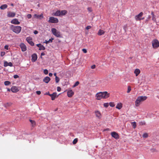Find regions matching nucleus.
<instances>
[{"mask_svg":"<svg viewBox=\"0 0 159 159\" xmlns=\"http://www.w3.org/2000/svg\"><path fill=\"white\" fill-rule=\"evenodd\" d=\"M147 98L146 96H141L138 97L135 101V105L136 107H138L140 105L141 102L146 100Z\"/></svg>","mask_w":159,"mask_h":159,"instance_id":"nucleus-1","label":"nucleus"},{"mask_svg":"<svg viewBox=\"0 0 159 159\" xmlns=\"http://www.w3.org/2000/svg\"><path fill=\"white\" fill-rule=\"evenodd\" d=\"M11 30L14 33L16 34L19 33L21 30V27L20 26H14L11 25Z\"/></svg>","mask_w":159,"mask_h":159,"instance_id":"nucleus-2","label":"nucleus"},{"mask_svg":"<svg viewBox=\"0 0 159 159\" xmlns=\"http://www.w3.org/2000/svg\"><path fill=\"white\" fill-rule=\"evenodd\" d=\"M51 31L52 34L58 38L61 37V33L59 31L57 30L54 28L51 29Z\"/></svg>","mask_w":159,"mask_h":159,"instance_id":"nucleus-3","label":"nucleus"},{"mask_svg":"<svg viewBox=\"0 0 159 159\" xmlns=\"http://www.w3.org/2000/svg\"><path fill=\"white\" fill-rule=\"evenodd\" d=\"M152 46L154 48H157L159 46V42L157 39H154L152 41Z\"/></svg>","mask_w":159,"mask_h":159,"instance_id":"nucleus-4","label":"nucleus"},{"mask_svg":"<svg viewBox=\"0 0 159 159\" xmlns=\"http://www.w3.org/2000/svg\"><path fill=\"white\" fill-rule=\"evenodd\" d=\"M58 21L57 18L52 16L49 17L48 22L51 23H57L58 22Z\"/></svg>","mask_w":159,"mask_h":159,"instance_id":"nucleus-5","label":"nucleus"},{"mask_svg":"<svg viewBox=\"0 0 159 159\" xmlns=\"http://www.w3.org/2000/svg\"><path fill=\"white\" fill-rule=\"evenodd\" d=\"M102 92H100L97 93L96 94V97H97V99L98 100H100L102 98Z\"/></svg>","mask_w":159,"mask_h":159,"instance_id":"nucleus-6","label":"nucleus"},{"mask_svg":"<svg viewBox=\"0 0 159 159\" xmlns=\"http://www.w3.org/2000/svg\"><path fill=\"white\" fill-rule=\"evenodd\" d=\"M102 98L106 99L110 96V94L107 91L102 92Z\"/></svg>","mask_w":159,"mask_h":159,"instance_id":"nucleus-7","label":"nucleus"},{"mask_svg":"<svg viewBox=\"0 0 159 159\" xmlns=\"http://www.w3.org/2000/svg\"><path fill=\"white\" fill-rule=\"evenodd\" d=\"M143 15V13L142 12H141L138 15H137L135 16V20H141V17Z\"/></svg>","mask_w":159,"mask_h":159,"instance_id":"nucleus-8","label":"nucleus"},{"mask_svg":"<svg viewBox=\"0 0 159 159\" xmlns=\"http://www.w3.org/2000/svg\"><path fill=\"white\" fill-rule=\"evenodd\" d=\"M27 42L31 45L34 46V43L32 41V38L30 37H28L26 39Z\"/></svg>","mask_w":159,"mask_h":159,"instance_id":"nucleus-9","label":"nucleus"},{"mask_svg":"<svg viewBox=\"0 0 159 159\" xmlns=\"http://www.w3.org/2000/svg\"><path fill=\"white\" fill-rule=\"evenodd\" d=\"M21 50L23 52H24L26 50V47L25 45L23 43H21L20 45Z\"/></svg>","mask_w":159,"mask_h":159,"instance_id":"nucleus-10","label":"nucleus"},{"mask_svg":"<svg viewBox=\"0 0 159 159\" xmlns=\"http://www.w3.org/2000/svg\"><path fill=\"white\" fill-rule=\"evenodd\" d=\"M111 136L115 138V139H119V136L117 133H116L115 132H112L111 133Z\"/></svg>","mask_w":159,"mask_h":159,"instance_id":"nucleus-11","label":"nucleus"},{"mask_svg":"<svg viewBox=\"0 0 159 159\" xmlns=\"http://www.w3.org/2000/svg\"><path fill=\"white\" fill-rule=\"evenodd\" d=\"M74 93L71 89L69 90L67 92V96L69 97H71L74 94Z\"/></svg>","mask_w":159,"mask_h":159,"instance_id":"nucleus-12","label":"nucleus"},{"mask_svg":"<svg viewBox=\"0 0 159 159\" xmlns=\"http://www.w3.org/2000/svg\"><path fill=\"white\" fill-rule=\"evenodd\" d=\"M31 61L32 62H35L37 59V56L36 54L34 53L32 55Z\"/></svg>","mask_w":159,"mask_h":159,"instance_id":"nucleus-13","label":"nucleus"},{"mask_svg":"<svg viewBox=\"0 0 159 159\" xmlns=\"http://www.w3.org/2000/svg\"><path fill=\"white\" fill-rule=\"evenodd\" d=\"M16 14L14 12L9 11L8 12L7 16L8 17H13L15 16Z\"/></svg>","mask_w":159,"mask_h":159,"instance_id":"nucleus-14","label":"nucleus"},{"mask_svg":"<svg viewBox=\"0 0 159 159\" xmlns=\"http://www.w3.org/2000/svg\"><path fill=\"white\" fill-rule=\"evenodd\" d=\"M11 90L13 93H16L19 90L16 87L13 86L11 88Z\"/></svg>","mask_w":159,"mask_h":159,"instance_id":"nucleus-15","label":"nucleus"},{"mask_svg":"<svg viewBox=\"0 0 159 159\" xmlns=\"http://www.w3.org/2000/svg\"><path fill=\"white\" fill-rule=\"evenodd\" d=\"M57 93L56 92H54L52 94H50V95H49V96L51 97V99L52 100H54L55 99L56 96H57Z\"/></svg>","mask_w":159,"mask_h":159,"instance_id":"nucleus-16","label":"nucleus"},{"mask_svg":"<svg viewBox=\"0 0 159 159\" xmlns=\"http://www.w3.org/2000/svg\"><path fill=\"white\" fill-rule=\"evenodd\" d=\"M11 23L12 24H16L19 25L20 24V22L18 20L16 19H15L12 20L11 21Z\"/></svg>","mask_w":159,"mask_h":159,"instance_id":"nucleus-17","label":"nucleus"},{"mask_svg":"<svg viewBox=\"0 0 159 159\" xmlns=\"http://www.w3.org/2000/svg\"><path fill=\"white\" fill-rule=\"evenodd\" d=\"M95 114L96 117L99 119H100L101 117V115L100 112L98 111H95Z\"/></svg>","mask_w":159,"mask_h":159,"instance_id":"nucleus-18","label":"nucleus"},{"mask_svg":"<svg viewBox=\"0 0 159 159\" xmlns=\"http://www.w3.org/2000/svg\"><path fill=\"white\" fill-rule=\"evenodd\" d=\"M50 80V78L49 77L47 76L43 79V81L44 82L48 83Z\"/></svg>","mask_w":159,"mask_h":159,"instance_id":"nucleus-19","label":"nucleus"},{"mask_svg":"<svg viewBox=\"0 0 159 159\" xmlns=\"http://www.w3.org/2000/svg\"><path fill=\"white\" fill-rule=\"evenodd\" d=\"M53 15L54 16H61L60 11L57 10L56 12L53 13Z\"/></svg>","mask_w":159,"mask_h":159,"instance_id":"nucleus-20","label":"nucleus"},{"mask_svg":"<svg viewBox=\"0 0 159 159\" xmlns=\"http://www.w3.org/2000/svg\"><path fill=\"white\" fill-rule=\"evenodd\" d=\"M105 32L104 30L100 29L98 31V35L100 36L103 34Z\"/></svg>","mask_w":159,"mask_h":159,"instance_id":"nucleus-21","label":"nucleus"},{"mask_svg":"<svg viewBox=\"0 0 159 159\" xmlns=\"http://www.w3.org/2000/svg\"><path fill=\"white\" fill-rule=\"evenodd\" d=\"M140 72V70L139 69H136L134 71V73L135 74L136 76H137Z\"/></svg>","mask_w":159,"mask_h":159,"instance_id":"nucleus-22","label":"nucleus"},{"mask_svg":"<svg viewBox=\"0 0 159 159\" xmlns=\"http://www.w3.org/2000/svg\"><path fill=\"white\" fill-rule=\"evenodd\" d=\"M67 11L65 10L60 11V14L61 16H63L65 15L67 13Z\"/></svg>","mask_w":159,"mask_h":159,"instance_id":"nucleus-23","label":"nucleus"},{"mask_svg":"<svg viewBox=\"0 0 159 159\" xmlns=\"http://www.w3.org/2000/svg\"><path fill=\"white\" fill-rule=\"evenodd\" d=\"M151 14L152 15V20L154 21H155L156 20V16L154 14L153 12V11H152L151 13Z\"/></svg>","mask_w":159,"mask_h":159,"instance_id":"nucleus-24","label":"nucleus"},{"mask_svg":"<svg viewBox=\"0 0 159 159\" xmlns=\"http://www.w3.org/2000/svg\"><path fill=\"white\" fill-rule=\"evenodd\" d=\"M54 39L53 38H51L48 40H45V42H44V43H45L46 44L48 43H52V40Z\"/></svg>","mask_w":159,"mask_h":159,"instance_id":"nucleus-25","label":"nucleus"},{"mask_svg":"<svg viewBox=\"0 0 159 159\" xmlns=\"http://www.w3.org/2000/svg\"><path fill=\"white\" fill-rule=\"evenodd\" d=\"M122 107V104L120 103H118L116 106V108L118 109H120Z\"/></svg>","mask_w":159,"mask_h":159,"instance_id":"nucleus-26","label":"nucleus"},{"mask_svg":"<svg viewBox=\"0 0 159 159\" xmlns=\"http://www.w3.org/2000/svg\"><path fill=\"white\" fill-rule=\"evenodd\" d=\"M7 4H4L2 5L0 7V8L2 10H4L6 8H7Z\"/></svg>","mask_w":159,"mask_h":159,"instance_id":"nucleus-27","label":"nucleus"},{"mask_svg":"<svg viewBox=\"0 0 159 159\" xmlns=\"http://www.w3.org/2000/svg\"><path fill=\"white\" fill-rule=\"evenodd\" d=\"M12 104L11 102H7L4 104V106L5 107H7L11 106Z\"/></svg>","mask_w":159,"mask_h":159,"instance_id":"nucleus-28","label":"nucleus"},{"mask_svg":"<svg viewBox=\"0 0 159 159\" xmlns=\"http://www.w3.org/2000/svg\"><path fill=\"white\" fill-rule=\"evenodd\" d=\"M30 121L31 122L32 126H34L35 125V121L30 119Z\"/></svg>","mask_w":159,"mask_h":159,"instance_id":"nucleus-29","label":"nucleus"},{"mask_svg":"<svg viewBox=\"0 0 159 159\" xmlns=\"http://www.w3.org/2000/svg\"><path fill=\"white\" fill-rule=\"evenodd\" d=\"M131 125L133 128L135 129L136 128V125L135 122H132Z\"/></svg>","mask_w":159,"mask_h":159,"instance_id":"nucleus-30","label":"nucleus"},{"mask_svg":"<svg viewBox=\"0 0 159 159\" xmlns=\"http://www.w3.org/2000/svg\"><path fill=\"white\" fill-rule=\"evenodd\" d=\"M4 84L5 85H8L11 84V82L8 81H5L4 82Z\"/></svg>","mask_w":159,"mask_h":159,"instance_id":"nucleus-31","label":"nucleus"},{"mask_svg":"<svg viewBox=\"0 0 159 159\" xmlns=\"http://www.w3.org/2000/svg\"><path fill=\"white\" fill-rule=\"evenodd\" d=\"M79 84V82L78 81H76L75 84L73 85V87H75L78 86Z\"/></svg>","mask_w":159,"mask_h":159,"instance_id":"nucleus-32","label":"nucleus"},{"mask_svg":"<svg viewBox=\"0 0 159 159\" xmlns=\"http://www.w3.org/2000/svg\"><path fill=\"white\" fill-rule=\"evenodd\" d=\"M143 137L144 138H147L148 137V134L147 133H145L143 134Z\"/></svg>","mask_w":159,"mask_h":159,"instance_id":"nucleus-33","label":"nucleus"},{"mask_svg":"<svg viewBox=\"0 0 159 159\" xmlns=\"http://www.w3.org/2000/svg\"><path fill=\"white\" fill-rule=\"evenodd\" d=\"M109 105L111 107H114L115 104L114 102H110L109 103Z\"/></svg>","mask_w":159,"mask_h":159,"instance_id":"nucleus-34","label":"nucleus"},{"mask_svg":"<svg viewBox=\"0 0 159 159\" xmlns=\"http://www.w3.org/2000/svg\"><path fill=\"white\" fill-rule=\"evenodd\" d=\"M55 80L56 83H57L59 81L60 79L57 76H56V77H55Z\"/></svg>","mask_w":159,"mask_h":159,"instance_id":"nucleus-35","label":"nucleus"},{"mask_svg":"<svg viewBox=\"0 0 159 159\" xmlns=\"http://www.w3.org/2000/svg\"><path fill=\"white\" fill-rule=\"evenodd\" d=\"M131 90V88L130 86H128V90L127 91V93H129Z\"/></svg>","mask_w":159,"mask_h":159,"instance_id":"nucleus-36","label":"nucleus"},{"mask_svg":"<svg viewBox=\"0 0 159 159\" xmlns=\"http://www.w3.org/2000/svg\"><path fill=\"white\" fill-rule=\"evenodd\" d=\"M45 49V47L44 46H43V45H41L40 44V50H44Z\"/></svg>","mask_w":159,"mask_h":159,"instance_id":"nucleus-37","label":"nucleus"},{"mask_svg":"<svg viewBox=\"0 0 159 159\" xmlns=\"http://www.w3.org/2000/svg\"><path fill=\"white\" fill-rule=\"evenodd\" d=\"M77 139H75L74 140L73 142V144H75L77 143Z\"/></svg>","mask_w":159,"mask_h":159,"instance_id":"nucleus-38","label":"nucleus"},{"mask_svg":"<svg viewBox=\"0 0 159 159\" xmlns=\"http://www.w3.org/2000/svg\"><path fill=\"white\" fill-rule=\"evenodd\" d=\"M4 66L5 67L8 66V62L6 61L4 62Z\"/></svg>","mask_w":159,"mask_h":159,"instance_id":"nucleus-39","label":"nucleus"},{"mask_svg":"<svg viewBox=\"0 0 159 159\" xmlns=\"http://www.w3.org/2000/svg\"><path fill=\"white\" fill-rule=\"evenodd\" d=\"M109 104L108 103H104L103 104L104 106L105 107H107L108 106Z\"/></svg>","mask_w":159,"mask_h":159,"instance_id":"nucleus-40","label":"nucleus"},{"mask_svg":"<svg viewBox=\"0 0 159 159\" xmlns=\"http://www.w3.org/2000/svg\"><path fill=\"white\" fill-rule=\"evenodd\" d=\"M44 73L45 75H47L48 73V70L47 69H45L44 70Z\"/></svg>","mask_w":159,"mask_h":159,"instance_id":"nucleus-41","label":"nucleus"},{"mask_svg":"<svg viewBox=\"0 0 159 159\" xmlns=\"http://www.w3.org/2000/svg\"><path fill=\"white\" fill-rule=\"evenodd\" d=\"M13 77L14 79H16L19 77V76L17 75H14L13 76Z\"/></svg>","mask_w":159,"mask_h":159,"instance_id":"nucleus-42","label":"nucleus"},{"mask_svg":"<svg viewBox=\"0 0 159 159\" xmlns=\"http://www.w3.org/2000/svg\"><path fill=\"white\" fill-rule=\"evenodd\" d=\"M151 18V16H148V18H147L146 20V21H149V20Z\"/></svg>","mask_w":159,"mask_h":159,"instance_id":"nucleus-43","label":"nucleus"},{"mask_svg":"<svg viewBox=\"0 0 159 159\" xmlns=\"http://www.w3.org/2000/svg\"><path fill=\"white\" fill-rule=\"evenodd\" d=\"M57 90L58 92H60L61 90V88L60 87H57Z\"/></svg>","mask_w":159,"mask_h":159,"instance_id":"nucleus-44","label":"nucleus"},{"mask_svg":"<svg viewBox=\"0 0 159 159\" xmlns=\"http://www.w3.org/2000/svg\"><path fill=\"white\" fill-rule=\"evenodd\" d=\"M31 17H32V16L31 14H29L27 15V17L29 19Z\"/></svg>","mask_w":159,"mask_h":159,"instance_id":"nucleus-45","label":"nucleus"},{"mask_svg":"<svg viewBox=\"0 0 159 159\" xmlns=\"http://www.w3.org/2000/svg\"><path fill=\"white\" fill-rule=\"evenodd\" d=\"M8 66L11 67L13 66L12 63L11 62H9L8 63Z\"/></svg>","mask_w":159,"mask_h":159,"instance_id":"nucleus-46","label":"nucleus"},{"mask_svg":"<svg viewBox=\"0 0 159 159\" xmlns=\"http://www.w3.org/2000/svg\"><path fill=\"white\" fill-rule=\"evenodd\" d=\"M82 51L84 53H86L87 52L86 49L85 48L83 49Z\"/></svg>","mask_w":159,"mask_h":159,"instance_id":"nucleus-47","label":"nucleus"},{"mask_svg":"<svg viewBox=\"0 0 159 159\" xmlns=\"http://www.w3.org/2000/svg\"><path fill=\"white\" fill-rule=\"evenodd\" d=\"M96 67V66L95 65H93L91 66V68L92 69H94Z\"/></svg>","mask_w":159,"mask_h":159,"instance_id":"nucleus-48","label":"nucleus"},{"mask_svg":"<svg viewBox=\"0 0 159 159\" xmlns=\"http://www.w3.org/2000/svg\"><path fill=\"white\" fill-rule=\"evenodd\" d=\"M91 27L90 26H88L86 27V29L89 30L91 28Z\"/></svg>","mask_w":159,"mask_h":159,"instance_id":"nucleus-49","label":"nucleus"},{"mask_svg":"<svg viewBox=\"0 0 159 159\" xmlns=\"http://www.w3.org/2000/svg\"><path fill=\"white\" fill-rule=\"evenodd\" d=\"M45 54V53L43 52H42L41 54L40 57L42 58L41 56H44Z\"/></svg>","mask_w":159,"mask_h":159,"instance_id":"nucleus-50","label":"nucleus"},{"mask_svg":"<svg viewBox=\"0 0 159 159\" xmlns=\"http://www.w3.org/2000/svg\"><path fill=\"white\" fill-rule=\"evenodd\" d=\"M34 33L35 34H37L38 33V31L37 30H35L34 31Z\"/></svg>","mask_w":159,"mask_h":159,"instance_id":"nucleus-51","label":"nucleus"},{"mask_svg":"<svg viewBox=\"0 0 159 159\" xmlns=\"http://www.w3.org/2000/svg\"><path fill=\"white\" fill-rule=\"evenodd\" d=\"M8 46L7 45H6L5 46L4 48L7 50L8 49Z\"/></svg>","mask_w":159,"mask_h":159,"instance_id":"nucleus-52","label":"nucleus"},{"mask_svg":"<svg viewBox=\"0 0 159 159\" xmlns=\"http://www.w3.org/2000/svg\"><path fill=\"white\" fill-rule=\"evenodd\" d=\"M38 95H40V91H38L36 92Z\"/></svg>","mask_w":159,"mask_h":159,"instance_id":"nucleus-53","label":"nucleus"},{"mask_svg":"<svg viewBox=\"0 0 159 159\" xmlns=\"http://www.w3.org/2000/svg\"><path fill=\"white\" fill-rule=\"evenodd\" d=\"M49 76H52V73H49Z\"/></svg>","mask_w":159,"mask_h":159,"instance_id":"nucleus-54","label":"nucleus"},{"mask_svg":"<svg viewBox=\"0 0 159 159\" xmlns=\"http://www.w3.org/2000/svg\"><path fill=\"white\" fill-rule=\"evenodd\" d=\"M4 54H5V53H4V52H2L1 55V56H3V55H4Z\"/></svg>","mask_w":159,"mask_h":159,"instance_id":"nucleus-55","label":"nucleus"},{"mask_svg":"<svg viewBox=\"0 0 159 159\" xmlns=\"http://www.w3.org/2000/svg\"><path fill=\"white\" fill-rule=\"evenodd\" d=\"M141 123L142 124V125L145 124V122H142Z\"/></svg>","mask_w":159,"mask_h":159,"instance_id":"nucleus-56","label":"nucleus"},{"mask_svg":"<svg viewBox=\"0 0 159 159\" xmlns=\"http://www.w3.org/2000/svg\"><path fill=\"white\" fill-rule=\"evenodd\" d=\"M46 94L47 95H48L49 96V95H50V94L49 93V92H48V93H46Z\"/></svg>","mask_w":159,"mask_h":159,"instance_id":"nucleus-57","label":"nucleus"},{"mask_svg":"<svg viewBox=\"0 0 159 159\" xmlns=\"http://www.w3.org/2000/svg\"><path fill=\"white\" fill-rule=\"evenodd\" d=\"M43 17V15L42 14H40V18Z\"/></svg>","mask_w":159,"mask_h":159,"instance_id":"nucleus-58","label":"nucleus"},{"mask_svg":"<svg viewBox=\"0 0 159 159\" xmlns=\"http://www.w3.org/2000/svg\"><path fill=\"white\" fill-rule=\"evenodd\" d=\"M37 46L38 47L40 48V43L38 44H37Z\"/></svg>","mask_w":159,"mask_h":159,"instance_id":"nucleus-59","label":"nucleus"},{"mask_svg":"<svg viewBox=\"0 0 159 159\" xmlns=\"http://www.w3.org/2000/svg\"><path fill=\"white\" fill-rule=\"evenodd\" d=\"M54 75L55 76V77H56V76H57V73H54Z\"/></svg>","mask_w":159,"mask_h":159,"instance_id":"nucleus-60","label":"nucleus"},{"mask_svg":"<svg viewBox=\"0 0 159 159\" xmlns=\"http://www.w3.org/2000/svg\"><path fill=\"white\" fill-rule=\"evenodd\" d=\"M11 90V89H7V91L10 92V91Z\"/></svg>","mask_w":159,"mask_h":159,"instance_id":"nucleus-61","label":"nucleus"},{"mask_svg":"<svg viewBox=\"0 0 159 159\" xmlns=\"http://www.w3.org/2000/svg\"><path fill=\"white\" fill-rule=\"evenodd\" d=\"M144 17H143V18H141V20H143V19H144Z\"/></svg>","mask_w":159,"mask_h":159,"instance_id":"nucleus-62","label":"nucleus"}]
</instances>
